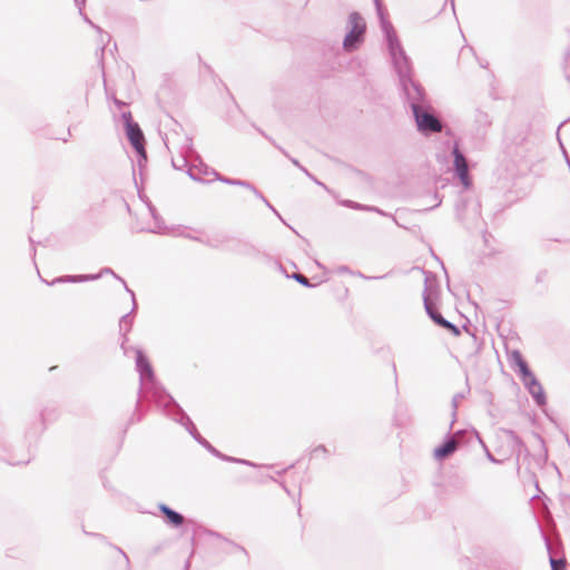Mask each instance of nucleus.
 Here are the masks:
<instances>
[{
    "label": "nucleus",
    "mask_w": 570,
    "mask_h": 570,
    "mask_svg": "<svg viewBox=\"0 0 570 570\" xmlns=\"http://www.w3.org/2000/svg\"><path fill=\"white\" fill-rule=\"evenodd\" d=\"M348 23L351 26V30L346 35L343 46L345 50L352 51L363 41L366 24L358 13H352L348 18Z\"/></svg>",
    "instance_id": "nucleus-1"
},
{
    "label": "nucleus",
    "mask_w": 570,
    "mask_h": 570,
    "mask_svg": "<svg viewBox=\"0 0 570 570\" xmlns=\"http://www.w3.org/2000/svg\"><path fill=\"white\" fill-rule=\"evenodd\" d=\"M325 452H326V450H325V448H324V446H317V448H315V449L313 450V452H312V453H313V455H318V454H322V453H325Z\"/></svg>",
    "instance_id": "nucleus-14"
},
{
    "label": "nucleus",
    "mask_w": 570,
    "mask_h": 570,
    "mask_svg": "<svg viewBox=\"0 0 570 570\" xmlns=\"http://www.w3.org/2000/svg\"><path fill=\"white\" fill-rule=\"evenodd\" d=\"M511 360L513 361V363L519 367V371H520V374H521V379H522V382L529 380L530 377H533L534 375L531 373L527 362L524 361L522 354L520 351H512L511 354Z\"/></svg>",
    "instance_id": "nucleus-8"
},
{
    "label": "nucleus",
    "mask_w": 570,
    "mask_h": 570,
    "mask_svg": "<svg viewBox=\"0 0 570 570\" xmlns=\"http://www.w3.org/2000/svg\"><path fill=\"white\" fill-rule=\"evenodd\" d=\"M551 567L553 570H563L566 568V561L564 560H551Z\"/></svg>",
    "instance_id": "nucleus-12"
},
{
    "label": "nucleus",
    "mask_w": 570,
    "mask_h": 570,
    "mask_svg": "<svg viewBox=\"0 0 570 570\" xmlns=\"http://www.w3.org/2000/svg\"><path fill=\"white\" fill-rule=\"evenodd\" d=\"M161 512L166 515L167 520L174 525H180L184 522L183 515L173 511L167 505H160Z\"/></svg>",
    "instance_id": "nucleus-11"
},
{
    "label": "nucleus",
    "mask_w": 570,
    "mask_h": 570,
    "mask_svg": "<svg viewBox=\"0 0 570 570\" xmlns=\"http://www.w3.org/2000/svg\"><path fill=\"white\" fill-rule=\"evenodd\" d=\"M415 119L417 127L421 131H433L440 132L442 125L438 118L429 112H420L417 108H414Z\"/></svg>",
    "instance_id": "nucleus-3"
},
{
    "label": "nucleus",
    "mask_w": 570,
    "mask_h": 570,
    "mask_svg": "<svg viewBox=\"0 0 570 570\" xmlns=\"http://www.w3.org/2000/svg\"><path fill=\"white\" fill-rule=\"evenodd\" d=\"M458 449V442L454 439L448 440L443 445L436 448L433 452L434 458L443 460L455 452Z\"/></svg>",
    "instance_id": "nucleus-9"
},
{
    "label": "nucleus",
    "mask_w": 570,
    "mask_h": 570,
    "mask_svg": "<svg viewBox=\"0 0 570 570\" xmlns=\"http://www.w3.org/2000/svg\"><path fill=\"white\" fill-rule=\"evenodd\" d=\"M294 277H295V279H297L301 284L306 285V286L308 285V279H307L304 275H302V274H295V275H294Z\"/></svg>",
    "instance_id": "nucleus-13"
},
{
    "label": "nucleus",
    "mask_w": 570,
    "mask_h": 570,
    "mask_svg": "<svg viewBox=\"0 0 570 570\" xmlns=\"http://www.w3.org/2000/svg\"><path fill=\"white\" fill-rule=\"evenodd\" d=\"M425 307L431 318L438 325L451 331L455 336L460 335L459 328L452 323L448 322L445 318H443V316L434 308V306L431 303L425 302Z\"/></svg>",
    "instance_id": "nucleus-5"
},
{
    "label": "nucleus",
    "mask_w": 570,
    "mask_h": 570,
    "mask_svg": "<svg viewBox=\"0 0 570 570\" xmlns=\"http://www.w3.org/2000/svg\"><path fill=\"white\" fill-rule=\"evenodd\" d=\"M137 366L139 368V372L141 376L145 380L151 381L154 377V372L151 368V365L146 356H144L141 353H138L137 355Z\"/></svg>",
    "instance_id": "nucleus-10"
},
{
    "label": "nucleus",
    "mask_w": 570,
    "mask_h": 570,
    "mask_svg": "<svg viewBox=\"0 0 570 570\" xmlns=\"http://www.w3.org/2000/svg\"><path fill=\"white\" fill-rule=\"evenodd\" d=\"M511 360L513 361V363L519 367V371H520V374H521V379H522V382L529 380L530 377H533L534 375L531 373L527 362L524 361L522 354L520 351H512L511 354Z\"/></svg>",
    "instance_id": "nucleus-7"
},
{
    "label": "nucleus",
    "mask_w": 570,
    "mask_h": 570,
    "mask_svg": "<svg viewBox=\"0 0 570 570\" xmlns=\"http://www.w3.org/2000/svg\"><path fill=\"white\" fill-rule=\"evenodd\" d=\"M454 155V166L456 169V173L460 177L461 183L465 188L470 187L471 179L469 176V169H468V163L464 156L459 151L458 148L453 150Z\"/></svg>",
    "instance_id": "nucleus-4"
},
{
    "label": "nucleus",
    "mask_w": 570,
    "mask_h": 570,
    "mask_svg": "<svg viewBox=\"0 0 570 570\" xmlns=\"http://www.w3.org/2000/svg\"><path fill=\"white\" fill-rule=\"evenodd\" d=\"M124 119L126 122V136L130 141L134 149L146 159V148H145V136L139 127V125L132 121V117L130 112L124 114Z\"/></svg>",
    "instance_id": "nucleus-2"
},
{
    "label": "nucleus",
    "mask_w": 570,
    "mask_h": 570,
    "mask_svg": "<svg viewBox=\"0 0 570 570\" xmlns=\"http://www.w3.org/2000/svg\"><path fill=\"white\" fill-rule=\"evenodd\" d=\"M523 384L527 386V389L529 390V392L531 393V395L534 397L539 405L546 404V394L543 392L541 384L537 381L534 376L524 381Z\"/></svg>",
    "instance_id": "nucleus-6"
}]
</instances>
